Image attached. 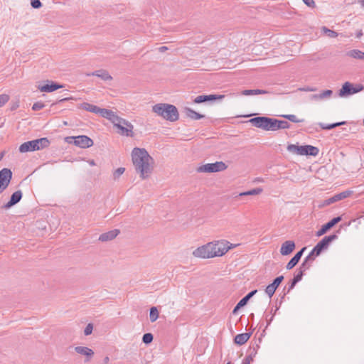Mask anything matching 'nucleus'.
Segmentation results:
<instances>
[{
  "instance_id": "44",
  "label": "nucleus",
  "mask_w": 364,
  "mask_h": 364,
  "mask_svg": "<svg viewBox=\"0 0 364 364\" xmlns=\"http://www.w3.org/2000/svg\"><path fill=\"white\" fill-rule=\"evenodd\" d=\"M45 107L44 104L41 102H37L32 106V109L34 111H38L42 109Z\"/></svg>"
},
{
  "instance_id": "40",
  "label": "nucleus",
  "mask_w": 364,
  "mask_h": 364,
  "mask_svg": "<svg viewBox=\"0 0 364 364\" xmlns=\"http://www.w3.org/2000/svg\"><path fill=\"white\" fill-rule=\"evenodd\" d=\"M125 171V168L119 167L117 168L113 173V178L114 180H117Z\"/></svg>"
},
{
  "instance_id": "32",
  "label": "nucleus",
  "mask_w": 364,
  "mask_h": 364,
  "mask_svg": "<svg viewBox=\"0 0 364 364\" xmlns=\"http://www.w3.org/2000/svg\"><path fill=\"white\" fill-rule=\"evenodd\" d=\"M312 263V261L305 258L298 269L301 271L303 273H305L306 270L311 268Z\"/></svg>"
},
{
  "instance_id": "50",
  "label": "nucleus",
  "mask_w": 364,
  "mask_h": 364,
  "mask_svg": "<svg viewBox=\"0 0 364 364\" xmlns=\"http://www.w3.org/2000/svg\"><path fill=\"white\" fill-rule=\"evenodd\" d=\"M303 2L310 8H314L316 6V4L314 0H303Z\"/></svg>"
},
{
  "instance_id": "58",
  "label": "nucleus",
  "mask_w": 364,
  "mask_h": 364,
  "mask_svg": "<svg viewBox=\"0 0 364 364\" xmlns=\"http://www.w3.org/2000/svg\"><path fill=\"white\" fill-rule=\"evenodd\" d=\"M359 3L363 7H364V0H360Z\"/></svg>"
},
{
  "instance_id": "45",
  "label": "nucleus",
  "mask_w": 364,
  "mask_h": 364,
  "mask_svg": "<svg viewBox=\"0 0 364 364\" xmlns=\"http://www.w3.org/2000/svg\"><path fill=\"white\" fill-rule=\"evenodd\" d=\"M284 280V276L281 275L277 277H276L274 281L272 282V284L276 287L278 288L279 284L282 283V282Z\"/></svg>"
},
{
  "instance_id": "4",
  "label": "nucleus",
  "mask_w": 364,
  "mask_h": 364,
  "mask_svg": "<svg viewBox=\"0 0 364 364\" xmlns=\"http://www.w3.org/2000/svg\"><path fill=\"white\" fill-rule=\"evenodd\" d=\"M50 145V141L46 137L37 139L23 143L19 146L21 153L33 151L43 149Z\"/></svg>"
},
{
  "instance_id": "9",
  "label": "nucleus",
  "mask_w": 364,
  "mask_h": 364,
  "mask_svg": "<svg viewBox=\"0 0 364 364\" xmlns=\"http://www.w3.org/2000/svg\"><path fill=\"white\" fill-rule=\"evenodd\" d=\"M82 108L86 111L92 112L95 114H98L100 116H102V117H105L106 119H108V117H110V114L112 112L110 109L100 108L96 105H92V104H90L87 102L82 103Z\"/></svg>"
},
{
  "instance_id": "27",
  "label": "nucleus",
  "mask_w": 364,
  "mask_h": 364,
  "mask_svg": "<svg viewBox=\"0 0 364 364\" xmlns=\"http://www.w3.org/2000/svg\"><path fill=\"white\" fill-rule=\"evenodd\" d=\"M186 115L191 119L198 120L204 117V115L196 112L193 109L186 107L185 109Z\"/></svg>"
},
{
  "instance_id": "33",
  "label": "nucleus",
  "mask_w": 364,
  "mask_h": 364,
  "mask_svg": "<svg viewBox=\"0 0 364 364\" xmlns=\"http://www.w3.org/2000/svg\"><path fill=\"white\" fill-rule=\"evenodd\" d=\"M262 192V188H256L254 189H252L248 191L242 192L239 194V196H255L258 195Z\"/></svg>"
},
{
  "instance_id": "61",
  "label": "nucleus",
  "mask_w": 364,
  "mask_h": 364,
  "mask_svg": "<svg viewBox=\"0 0 364 364\" xmlns=\"http://www.w3.org/2000/svg\"><path fill=\"white\" fill-rule=\"evenodd\" d=\"M68 100V98H64V99H62V100H60V102L65 101V100Z\"/></svg>"
},
{
  "instance_id": "60",
  "label": "nucleus",
  "mask_w": 364,
  "mask_h": 364,
  "mask_svg": "<svg viewBox=\"0 0 364 364\" xmlns=\"http://www.w3.org/2000/svg\"><path fill=\"white\" fill-rule=\"evenodd\" d=\"M109 361V358L108 357H105V362H108Z\"/></svg>"
},
{
  "instance_id": "26",
  "label": "nucleus",
  "mask_w": 364,
  "mask_h": 364,
  "mask_svg": "<svg viewBox=\"0 0 364 364\" xmlns=\"http://www.w3.org/2000/svg\"><path fill=\"white\" fill-rule=\"evenodd\" d=\"M251 335L252 333H244L237 334L234 338L235 343L240 346L243 345L249 340Z\"/></svg>"
},
{
  "instance_id": "52",
  "label": "nucleus",
  "mask_w": 364,
  "mask_h": 364,
  "mask_svg": "<svg viewBox=\"0 0 364 364\" xmlns=\"http://www.w3.org/2000/svg\"><path fill=\"white\" fill-rule=\"evenodd\" d=\"M300 90L305 91V92H314L316 90L315 87H305L303 88H300Z\"/></svg>"
},
{
  "instance_id": "22",
  "label": "nucleus",
  "mask_w": 364,
  "mask_h": 364,
  "mask_svg": "<svg viewBox=\"0 0 364 364\" xmlns=\"http://www.w3.org/2000/svg\"><path fill=\"white\" fill-rule=\"evenodd\" d=\"M48 84L38 87V89L41 92H51L59 88L63 87L62 85L58 84L53 81H48Z\"/></svg>"
},
{
  "instance_id": "25",
  "label": "nucleus",
  "mask_w": 364,
  "mask_h": 364,
  "mask_svg": "<svg viewBox=\"0 0 364 364\" xmlns=\"http://www.w3.org/2000/svg\"><path fill=\"white\" fill-rule=\"evenodd\" d=\"M333 95V91L331 90H326L321 92L319 94L312 95L311 96V100H322L323 99L329 98Z\"/></svg>"
},
{
  "instance_id": "19",
  "label": "nucleus",
  "mask_w": 364,
  "mask_h": 364,
  "mask_svg": "<svg viewBox=\"0 0 364 364\" xmlns=\"http://www.w3.org/2000/svg\"><path fill=\"white\" fill-rule=\"evenodd\" d=\"M306 249V247H304L295 254V255L287 263L286 266L287 269L290 270L298 264Z\"/></svg>"
},
{
  "instance_id": "35",
  "label": "nucleus",
  "mask_w": 364,
  "mask_h": 364,
  "mask_svg": "<svg viewBox=\"0 0 364 364\" xmlns=\"http://www.w3.org/2000/svg\"><path fill=\"white\" fill-rule=\"evenodd\" d=\"M268 131H277L278 129V119L275 118L269 119Z\"/></svg>"
},
{
  "instance_id": "11",
  "label": "nucleus",
  "mask_w": 364,
  "mask_h": 364,
  "mask_svg": "<svg viewBox=\"0 0 364 364\" xmlns=\"http://www.w3.org/2000/svg\"><path fill=\"white\" fill-rule=\"evenodd\" d=\"M337 238L336 234H333L328 236H325L321 241H319L316 246L314 247L316 252V256H318L323 250H326L329 246L330 243Z\"/></svg>"
},
{
  "instance_id": "42",
  "label": "nucleus",
  "mask_w": 364,
  "mask_h": 364,
  "mask_svg": "<svg viewBox=\"0 0 364 364\" xmlns=\"http://www.w3.org/2000/svg\"><path fill=\"white\" fill-rule=\"evenodd\" d=\"M304 274V273H303L301 271H300L297 269L294 275L293 279L294 280V282H296L298 283L299 282H300L302 279Z\"/></svg>"
},
{
  "instance_id": "20",
  "label": "nucleus",
  "mask_w": 364,
  "mask_h": 364,
  "mask_svg": "<svg viewBox=\"0 0 364 364\" xmlns=\"http://www.w3.org/2000/svg\"><path fill=\"white\" fill-rule=\"evenodd\" d=\"M295 249V243L292 240L285 241L281 246L280 253L282 255L291 254Z\"/></svg>"
},
{
  "instance_id": "18",
  "label": "nucleus",
  "mask_w": 364,
  "mask_h": 364,
  "mask_svg": "<svg viewBox=\"0 0 364 364\" xmlns=\"http://www.w3.org/2000/svg\"><path fill=\"white\" fill-rule=\"evenodd\" d=\"M224 97L225 96L223 95H198L194 99L193 102L196 104H200L208 101L222 100Z\"/></svg>"
},
{
  "instance_id": "56",
  "label": "nucleus",
  "mask_w": 364,
  "mask_h": 364,
  "mask_svg": "<svg viewBox=\"0 0 364 364\" xmlns=\"http://www.w3.org/2000/svg\"><path fill=\"white\" fill-rule=\"evenodd\" d=\"M88 163H89V164H90V166H95V165H96V164H95V161H94V160H92V159L89 160V161H88Z\"/></svg>"
},
{
  "instance_id": "29",
  "label": "nucleus",
  "mask_w": 364,
  "mask_h": 364,
  "mask_svg": "<svg viewBox=\"0 0 364 364\" xmlns=\"http://www.w3.org/2000/svg\"><path fill=\"white\" fill-rule=\"evenodd\" d=\"M345 124H346V122L343 121V122H336V123L328 124H326L324 123H318V125L320 126V127L322 129L330 130L335 127H339L341 125H343Z\"/></svg>"
},
{
  "instance_id": "47",
  "label": "nucleus",
  "mask_w": 364,
  "mask_h": 364,
  "mask_svg": "<svg viewBox=\"0 0 364 364\" xmlns=\"http://www.w3.org/2000/svg\"><path fill=\"white\" fill-rule=\"evenodd\" d=\"M31 5L33 9H39L42 6V4L40 0H31Z\"/></svg>"
},
{
  "instance_id": "8",
  "label": "nucleus",
  "mask_w": 364,
  "mask_h": 364,
  "mask_svg": "<svg viewBox=\"0 0 364 364\" xmlns=\"http://www.w3.org/2000/svg\"><path fill=\"white\" fill-rule=\"evenodd\" d=\"M228 166L223 161L206 164L199 166L197 171L199 173H216L226 170Z\"/></svg>"
},
{
  "instance_id": "21",
  "label": "nucleus",
  "mask_w": 364,
  "mask_h": 364,
  "mask_svg": "<svg viewBox=\"0 0 364 364\" xmlns=\"http://www.w3.org/2000/svg\"><path fill=\"white\" fill-rule=\"evenodd\" d=\"M118 229H114L107 232L102 233L99 237V240L101 242H107L114 240L119 234Z\"/></svg>"
},
{
  "instance_id": "12",
  "label": "nucleus",
  "mask_w": 364,
  "mask_h": 364,
  "mask_svg": "<svg viewBox=\"0 0 364 364\" xmlns=\"http://www.w3.org/2000/svg\"><path fill=\"white\" fill-rule=\"evenodd\" d=\"M12 178V172L9 168H4L0 171V193L9 186Z\"/></svg>"
},
{
  "instance_id": "49",
  "label": "nucleus",
  "mask_w": 364,
  "mask_h": 364,
  "mask_svg": "<svg viewBox=\"0 0 364 364\" xmlns=\"http://www.w3.org/2000/svg\"><path fill=\"white\" fill-rule=\"evenodd\" d=\"M316 252L314 251V248H313V250L311 251V252L306 257V258L309 260H311L312 261V262H314V261L315 260V258H316Z\"/></svg>"
},
{
  "instance_id": "51",
  "label": "nucleus",
  "mask_w": 364,
  "mask_h": 364,
  "mask_svg": "<svg viewBox=\"0 0 364 364\" xmlns=\"http://www.w3.org/2000/svg\"><path fill=\"white\" fill-rule=\"evenodd\" d=\"M296 284L297 282H294V280L292 279L289 283V287L287 293H289L291 289H293Z\"/></svg>"
},
{
  "instance_id": "15",
  "label": "nucleus",
  "mask_w": 364,
  "mask_h": 364,
  "mask_svg": "<svg viewBox=\"0 0 364 364\" xmlns=\"http://www.w3.org/2000/svg\"><path fill=\"white\" fill-rule=\"evenodd\" d=\"M22 197H23V193H22L21 191L18 190V191H15L11 195L10 200L2 206V208L5 209V210L11 208L12 206L15 205L18 202H20Z\"/></svg>"
},
{
  "instance_id": "59",
  "label": "nucleus",
  "mask_w": 364,
  "mask_h": 364,
  "mask_svg": "<svg viewBox=\"0 0 364 364\" xmlns=\"http://www.w3.org/2000/svg\"><path fill=\"white\" fill-rule=\"evenodd\" d=\"M362 34H363V33H362V32H361V31H360V33L357 35V37H358V38H359L360 36H362Z\"/></svg>"
},
{
  "instance_id": "57",
  "label": "nucleus",
  "mask_w": 364,
  "mask_h": 364,
  "mask_svg": "<svg viewBox=\"0 0 364 364\" xmlns=\"http://www.w3.org/2000/svg\"><path fill=\"white\" fill-rule=\"evenodd\" d=\"M242 364H250L248 360H246L245 359H243Z\"/></svg>"
},
{
  "instance_id": "46",
  "label": "nucleus",
  "mask_w": 364,
  "mask_h": 364,
  "mask_svg": "<svg viewBox=\"0 0 364 364\" xmlns=\"http://www.w3.org/2000/svg\"><path fill=\"white\" fill-rule=\"evenodd\" d=\"M92 330H93V325L92 323H88L84 330V334L85 336H89L92 333Z\"/></svg>"
},
{
  "instance_id": "17",
  "label": "nucleus",
  "mask_w": 364,
  "mask_h": 364,
  "mask_svg": "<svg viewBox=\"0 0 364 364\" xmlns=\"http://www.w3.org/2000/svg\"><path fill=\"white\" fill-rule=\"evenodd\" d=\"M341 220V217H336L333 218L332 220L326 223L325 225H323L321 228L316 232L317 236H321L324 235L329 229L333 228L335 225H336L338 223H339Z\"/></svg>"
},
{
  "instance_id": "3",
  "label": "nucleus",
  "mask_w": 364,
  "mask_h": 364,
  "mask_svg": "<svg viewBox=\"0 0 364 364\" xmlns=\"http://www.w3.org/2000/svg\"><path fill=\"white\" fill-rule=\"evenodd\" d=\"M117 128V133L121 136H134V126L129 121L119 117L113 111L108 119Z\"/></svg>"
},
{
  "instance_id": "62",
  "label": "nucleus",
  "mask_w": 364,
  "mask_h": 364,
  "mask_svg": "<svg viewBox=\"0 0 364 364\" xmlns=\"http://www.w3.org/2000/svg\"><path fill=\"white\" fill-rule=\"evenodd\" d=\"M287 293H284V296H282V298H284V296L286 295Z\"/></svg>"
},
{
  "instance_id": "41",
  "label": "nucleus",
  "mask_w": 364,
  "mask_h": 364,
  "mask_svg": "<svg viewBox=\"0 0 364 364\" xmlns=\"http://www.w3.org/2000/svg\"><path fill=\"white\" fill-rule=\"evenodd\" d=\"M289 128L290 124L288 122L278 119V129H285Z\"/></svg>"
},
{
  "instance_id": "36",
  "label": "nucleus",
  "mask_w": 364,
  "mask_h": 364,
  "mask_svg": "<svg viewBox=\"0 0 364 364\" xmlns=\"http://www.w3.org/2000/svg\"><path fill=\"white\" fill-rule=\"evenodd\" d=\"M282 117L287 119L288 120H289L292 122H295V123L304 122V119H299L297 118V117L295 114H284V115H282Z\"/></svg>"
},
{
  "instance_id": "1",
  "label": "nucleus",
  "mask_w": 364,
  "mask_h": 364,
  "mask_svg": "<svg viewBox=\"0 0 364 364\" xmlns=\"http://www.w3.org/2000/svg\"><path fill=\"white\" fill-rule=\"evenodd\" d=\"M132 159L136 173L142 179L147 178L154 169V160L144 148L135 147L132 151Z\"/></svg>"
},
{
  "instance_id": "34",
  "label": "nucleus",
  "mask_w": 364,
  "mask_h": 364,
  "mask_svg": "<svg viewBox=\"0 0 364 364\" xmlns=\"http://www.w3.org/2000/svg\"><path fill=\"white\" fill-rule=\"evenodd\" d=\"M159 317V311L156 307L153 306L150 309L149 318L151 322H154Z\"/></svg>"
},
{
  "instance_id": "53",
  "label": "nucleus",
  "mask_w": 364,
  "mask_h": 364,
  "mask_svg": "<svg viewBox=\"0 0 364 364\" xmlns=\"http://www.w3.org/2000/svg\"><path fill=\"white\" fill-rule=\"evenodd\" d=\"M242 306L241 305H240L239 302L237 304V305L235 306L233 311H232V313L233 314H236L237 312V311L242 308Z\"/></svg>"
},
{
  "instance_id": "54",
  "label": "nucleus",
  "mask_w": 364,
  "mask_h": 364,
  "mask_svg": "<svg viewBox=\"0 0 364 364\" xmlns=\"http://www.w3.org/2000/svg\"><path fill=\"white\" fill-rule=\"evenodd\" d=\"M168 50V48H167V47H166V46H162V47L159 48V50H160L161 52H164V51H165V50Z\"/></svg>"
},
{
  "instance_id": "16",
  "label": "nucleus",
  "mask_w": 364,
  "mask_h": 364,
  "mask_svg": "<svg viewBox=\"0 0 364 364\" xmlns=\"http://www.w3.org/2000/svg\"><path fill=\"white\" fill-rule=\"evenodd\" d=\"M362 88L356 89L348 82H345L339 90V96L344 97L358 92Z\"/></svg>"
},
{
  "instance_id": "24",
  "label": "nucleus",
  "mask_w": 364,
  "mask_h": 364,
  "mask_svg": "<svg viewBox=\"0 0 364 364\" xmlns=\"http://www.w3.org/2000/svg\"><path fill=\"white\" fill-rule=\"evenodd\" d=\"M87 76H97L105 81H109L112 80V77L109 75L108 71L104 69L95 70L91 73H87Z\"/></svg>"
},
{
  "instance_id": "30",
  "label": "nucleus",
  "mask_w": 364,
  "mask_h": 364,
  "mask_svg": "<svg viewBox=\"0 0 364 364\" xmlns=\"http://www.w3.org/2000/svg\"><path fill=\"white\" fill-rule=\"evenodd\" d=\"M267 93V91L264 90H259V89H255V90H244L242 92V95H261V94H266Z\"/></svg>"
},
{
  "instance_id": "7",
  "label": "nucleus",
  "mask_w": 364,
  "mask_h": 364,
  "mask_svg": "<svg viewBox=\"0 0 364 364\" xmlns=\"http://www.w3.org/2000/svg\"><path fill=\"white\" fill-rule=\"evenodd\" d=\"M65 141L68 144H73L82 149L91 147L94 144L92 139L85 135L67 136L65 138Z\"/></svg>"
},
{
  "instance_id": "39",
  "label": "nucleus",
  "mask_w": 364,
  "mask_h": 364,
  "mask_svg": "<svg viewBox=\"0 0 364 364\" xmlns=\"http://www.w3.org/2000/svg\"><path fill=\"white\" fill-rule=\"evenodd\" d=\"M154 336L151 333H146L143 335L142 341L145 344H149L152 342Z\"/></svg>"
},
{
  "instance_id": "43",
  "label": "nucleus",
  "mask_w": 364,
  "mask_h": 364,
  "mask_svg": "<svg viewBox=\"0 0 364 364\" xmlns=\"http://www.w3.org/2000/svg\"><path fill=\"white\" fill-rule=\"evenodd\" d=\"M9 100V96L6 94L0 95V107L4 105Z\"/></svg>"
},
{
  "instance_id": "6",
  "label": "nucleus",
  "mask_w": 364,
  "mask_h": 364,
  "mask_svg": "<svg viewBox=\"0 0 364 364\" xmlns=\"http://www.w3.org/2000/svg\"><path fill=\"white\" fill-rule=\"evenodd\" d=\"M287 150L289 152L296 154L297 155H306L316 156L318 154V148L311 145L298 146L295 144H289Z\"/></svg>"
},
{
  "instance_id": "28",
  "label": "nucleus",
  "mask_w": 364,
  "mask_h": 364,
  "mask_svg": "<svg viewBox=\"0 0 364 364\" xmlns=\"http://www.w3.org/2000/svg\"><path fill=\"white\" fill-rule=\"evenodd\" d=\"M346 55L355 59L364 60V52L358 49H353L348 51L346 53Z\"/></svg>"
},
{
  "instance_id": "48",
  "label": "nucleus",
  "mask_w": 364,
  "mask_h": 364,
  "mask_svg": "<svg viewBox=\"0 0 364 364\" xmlns=\"http://www.w3.org/2000/svg\"><path fill=\"white\" fill-rule=\"evenodd\" d=\"M256 353H257V351H256L255 348H254L252 351L250 352V354L248 355H247L244 359H245L246 360H248V362L250 363L253 360V356H255Z\"/></svg>"
},
{
  "instance_id": "55",
  "label": "nucleus",
  "mask_w": 364,
  "mask_h": 364,
  "mask_svg": "<svg viewBox=\"0 0 364 364\" xmlns=\"http://www.w3.org/2000/svg\"><path fill=\"white\" fill-rule=\"evenodd\" d=\"M5 154H6L5 151H3L0 152V161H1L3 157L4 156Z\"/></svg>"
},
{
  "instance_id": "23",
  "label": "nucleus",
  "mask_w": 364,
  "mask_h": 364,
  "mask_svg": "<svg viewBox=\"0 0 364 364\" xmlns=\"http://www.w3.org/2000/svg\"><path fill=\"white\" fill-rule=\"evenodd\" d=\"M75 350L78 354L86 356V361H90L94 355V351L91 348L85 346H76Z\"/></svg>"
},
{
  "instance_id": "37",
  "label": "nucleus",
  "mask_w": 364,
  "mask_h": 364,
  "mask_svg": "<svg viewBox=\"0 0 364 364\" xmlns=\"http://www.w3.org/2000/svg\"><path fill=\"white\" fill-rule=\"evenodd\" d=\"M321 30L323 33L326 34L330 38H336L338 36V33L336 31L328 29L325 26H323Z\"/></svg>"
},
{
  "instance_id": "10",
  "label": "nucleus",
  "mask_w": 364,
  "mask_h": 364,
  "mask_svg": "<svg viewBox=\"0 0 364 364\" xmlns=\"http://www.w3.org/2000/svg\"><path fill=\"white\" fill-rule=\"evenodd\" d=\"M212 248L210 242L206 245L198 247L193 252V255L195 257L202 258V259H208L213 258L212 254Z\"/></svg>"
},
{
  "instance_id": "38",
  "label": "nucleus",
  "mask_w": 364,
  "mask_h": 364,
  "mask_svg": "<svg viewBox=\"0 0 364 364\" xmlns=\"http://www.w3.org/2000/svg\"><path fill=\"white\" fill-rule=\"evenodd\" d=\"M277 288H276L272 283L270 284H269L266 289H265V292L266 294L269 296V298H271L275 291L277 290Z\"/></svg>"
},
{
  "instance_id": "5",
  "label": "nucleus",
  "mask_w": 364,
  "mask_h": 364,
  "mask_svg": "<svg viewBox=\"0 0 364 364\" xmlns=\"http://www.w3.org/2000/svg\"><path fill=\"white\" fill-rule=\"evenodd\" d=\"M213 250V257L224 255L229 250L236 247L239 244H231L230 242L222 240L215 242H210Z\"/></svg>"
},
{
  "instance_id": "13",
  "label": "nucleus",
  "mask_w": 364,
  "mask_h": 364,
  "mask_svg": "<svg viewBox=\"0 0 364 364\" xmlns=\"http://www.w3.org/2000/svg\"><path fill=\"white\" fill-rule=\"evenodd\" d=\"M353 191H345L340 193L336 194L333 196L323 200L322 203L319 205V207H324L329 205L332 203H334L337 201L341 200L344 198L349 197L352 194Z\"/></svg>"
},
{
  "instance_id": "14",
  "label": "nucleus",
  "mask_w": 364,
  "mask_h": 364,
  "mask_svg": "<svg viewBox=\"0 0 364 364\" xmlns=\"http://www.w3.org/2000/svg\"><path fill=\"white\" fill-rule=\"evenodd\" d=\"M269 119L270 117H256L251 118L249 120V122L252 124L254 127L257 128L262 129L265 131H268L269 124Z\"/></svg>"
},
{
  "instance_id": "2",
  "label": "nucleus",
  "mask_w": 364,
  "mask_h": 364,
  "mask_svg": "<svg viewBox=\"0 0 364 364\" xmlns=\"http://www.w3.org/2000/svg\"><path fill=\"white\" fill-rule=\"evenodd\" d=\"M152 111L164 119L173 122L178 119L179 113L176 106L167 103H158L152 107Z\"/></svg>"
},
{
  "instance_id": "31",
  "label": "nucleus",
  "mask_w": 364,
  "mask_h": 364,
  "mask_svg": "<svg viewBox=\"0 0 364 364\" xmlns=\"http://www.w3.org/2000/svg\"><path fill=\"white\" fill-rule=\"evenodd\" d=\"M257 290L255 289L250 292H249L246 296H245L240 301L239 304L242 307L245 306L248 301L257 293Z\"/></svg>"
},
{
  "instance_id": "63",
  "label": "nucleus",
  "mask_w": 364,
  "mask_h": 364,
  "mask_svg": "<svg viewBox=\"0 0 364 364\" xmlns=\"http://www.w3.org/2000/svg\"><path fill=\"white\" fill-rule=\"evenodd\" d=\"M226 364H231V363H230V362H228V363H226Z\"/></svg>"
}]
</instances>
